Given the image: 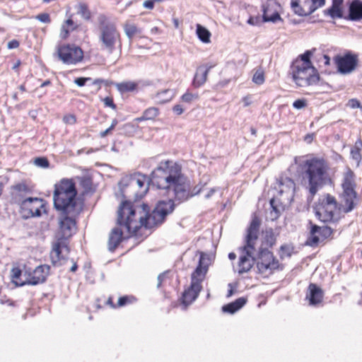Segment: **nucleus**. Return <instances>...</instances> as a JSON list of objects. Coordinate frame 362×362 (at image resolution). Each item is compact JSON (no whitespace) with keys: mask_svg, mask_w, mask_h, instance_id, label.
I'll use <instances>...</instances> for the list:
<instances>
[{"mask_svg":"<svg viewBox=\"0 0 362 362\" xmlns=\"http://www.w3.org/2000/svg\"><path fill=\"white\" fill-rule=\"evenodd\" d=\"M305 188L313 198L325 185L333 183L329 162L324 157L311 156L302 163Z\"/></svg>","mask_w":362,"mask_h":362,"instance_id":"7ed1b4c3","label":"nucleus"},{"mask_svg":"<svg viewBox=\"0 0 362 362\" xmlns=\"http://www.w3.org/2000/svg\"><path fill=\"white\" fill-rule=\"evenodd\" d=\"M21 212L26 218L40 216L47 213V203L38 197H28L21 203Z\"/></svg>","mask_w":362,"mask_h":362,"instance_id":"f8f14e48","label":"nucleus"},{"mask_svg":"<svg viewBox=\"0 0 362 362\" xmlns=\"http://www.w3.org/2000/svg\"><path fill=\"white\" fill-rule=\"evenodd\" d=\"M71 262H72L73 264H72L71 267L70 268V272L74 273L78 269V264H77V262L76 261H74V259H72Z\"/></svg>","mask_w":362,"mask_h":362,"instance_id":"680f3d73","label":"nucleus"},{"mask_svg":"<svg viewBox=\"0 0 362 362\" xmlns=\"http://www.w3.org/2000/svg\"><path fill=\"white\" fill-rule=\"evenodd\" d=\"M22 274L23 275V271L19 267H13L11 271V277L12 281L17 286H25L27 285L25 283V279L23 280L21 278Z\"/></svg>","mask_w":362,"mask_h":362,"instance_id":"ea45409f","label":"nucleus"},{"mask_svg":"<svg viewBox=\"0 0 362 362\" xmlns=\"http://www.w3.org/2000/svg\"><path fill=\"white\" fill-rule=\"evenodd\" d=\"M167 273L160 274L158 277V288H160L163 286V283L167 279Z\"/></svg>","mask_w":362,"mask_h":362,"instance_id":"bf43d9fd","label":"nucleus"},{"mask_svg":"<svg viewBox=\"0 0 362 362\" xmlns=\"http://www.w3.org/2000/svg\"><path fill=\"white\" fill-rule=\"evenodd\" d=\"M77 190L72 179L63 178L54 185V206L57 211L71 214L76 206Z\"/></svg>","mask_w":362,"mask_h":362,"instance_id":"1a4fd4ad","label":"nucleus"},{"mask_svg":"<svg viewBox=\"0 0 362 362\" xmlns=\"http://www.w3.org/2000/svg\"><path fill=\"white\" fill-rule=\"evenodd\" d=\"M129 186L134 189V199H142L148 191V178L140 173H134L130 179Z\"/></svg>","mask_w":362,"mask_h":362,"instance_id":"6ab92c4d","label":"nucleus"},{"mask_svg":"<svg viewBox=\"0 0 362 362\" xmlns=\"http://www.w3.org/2000/svg\"><path fill=\"white\" fill-rule=\"evenodd\" d=\"M242 253L238 265V273L239 275H243L249 271V228L247 230V234L245 237V245L239 248Z\"/></svg>","mask_w":362,"mask_h":362,"instance_id":"5701e85b","label":"nucleus"},{"mask_svg":"<svg viewBox=\"0 0 362 362\" xmlns=\"http://www.w3.org/2000/svg\"><path fill=\"white\" fill-rule=\"evenodd\" d=\"M35 185L28 180H22L11 187V196L19 206L34 191Z\"/></svg>","mask_w":362,"mask_h":362,"instance_id":"aec40b11","label":"nucleus"},{"mask_svg":"<svg viewBox=\"0 0 362 362\" xmlns=\"http://www.w3.org/2000/svg\"><path fill=\"white\" fill-rule=\"evenodd\" d=\"M151 32L152 33H159L160 32V28L158 27H153L151 28Z\"/></svg>","mask_w":362,"mask_h":362,"instance_id":"0e129e2a","label":"nucleus"},{"mask_svg":"<svg viewBox=\"0 0 362 362\" xmlns=\"http://www.w3.org/2000/svg\"><path fill=\"white\" fill-rule=\"evenodd\" d=\"M277 4L275 2L267 3L263 6L262 18L260 17H250V25L258 24L259 22H276L281 19L280 14L277 10Z\"/></svg>","mask_w":362,"mask_h":362,"instance_id":"412c9836","label":"nucleus"},{"mask_svg":"<svg viewBox=\"0 0 362 362\" xmlns=\"http://www.w3.org/2000/svg\"><path fill=\"white\" fill-rule=\"evenodd\" d=\"M197 35L202 42L204 43L210 42V32L206 28L199 24L197 25Z\"/></svg>","mask_w":362,"mask_h":362,"instance_id":"79ce46f5","label":"nucleus"},{"mask_svg":"<svg viewBox=\"0 0 362 362\" xmlns=\"http://www.w3.org/2000/svg\"><path fill=\"white\" fill-rule=\"evenodd\" d=\"M307 106V101L305 99H298L293 103V107L296 109H302Z\"/></svg>","mask_w":362,"mask_h":362,"instance_id":"09e8293b","label":"nucleus"},{"mask_svg":"<svg viewBox=\"0 0 362 362\" xmlns=\"http://www.w3.org/2000/svg\"><path fill=\"white\" fill-rule=\"evenodd\" d=\"M123 29L125 35L129 40H132L134 37L140 35L142 33L141 28H139L137 25L130 21L124 23Z\"/></svg>","mask_w":362,"mask_h":362,"instance_id":"c9c22d12","label":"nucleus"},{"mask_svg":"<svg viewBox=\"0 0 362 362\" xmlns=\"http://www.w3.org/2000/svg\"><path fill=\"white\" fill-rule=\"evenodd\" d=\"M34 163L40 168H48L49 167V161L46 157H37L35 158Z\"/></svg>","mask_w":362,"mask_h":362,"instance_id":"a18cd8bd","label":"nucleus"},{"mask_svg":"<svg viewBox=\"0 0 362 362\" xmlns=\"http://www.w3.org/2000/svg\"><path fill=\"white\" fill-rule=\"evenodd\" d=\"M247 303V298H239L235 301L223 306L222 310L224 313L233 314Z\"/></svg>","mask_w":362,"mask_h":362,"instance_id":"f704fd0d","label":"nucleus"},{"mask_svg":"<svg viewBox=\"0 0 362 362\" xmlns=\"http://www.w3.org/2000/svg\"><path fill=\"white\" fill-rule=\"evenodd\" d=\"M51 84V81L49 80L45 81L41 85L40 87H45L49 86Z\"/></svg>","mask_w":362,"mask_h":362,"instance_id":"69168bd1","label":"nucleus"},{"mask_svg":"<svg viewBox=\"0 0 362 362\" xmlns=\"http://www.w3.org/2000/svg\"><path fill=\"white\" fill-rule=\"evenodd\" d=\"M312 54V51H306L291 65L290 74L295 83L299 87H307L319 81L318 72L310 61Z\"/></svg>","mask_w":362,"mask_h":362,"instance_id":"423d86ee","label":"nucleus"},{"mask_svg":"<svg viewBox=\"0 0 362 362\" xmlns=\"http://www.w3.org/2000/svg\"><path fill=\"white\" fill-rule=\"evenodd\" d=\"M294 252V247L291 244H284L279 250V255L281 259L290 257Z\"/></svg>","mask_w":362,"mask_h":362,"instance_id":"37998d69","label":"nucleus"},{"mask_svg":"<svg viewBox=\"0 0 362 362\" xmlns=\"http://www.w3.org/2000/svg\"><path fill=\"white\" fill-rule=\"evenodd\" d=\"M164 0H146L144 2L143 6L146 8L153 9L156 2H162Z\"/></svg>","mask_w":362,"mask_h":362,"instance_id":"6e6d98bb","label":"nucleus"},{"mask_svg":"<svg viewBox=\"0 0 362 362\" xmlns=\"http://www.w3.org/2000/svg\"><path fill=\"white\" fill-rule=\"evenodd\" d=\"M1 303H6L9 306H14L15 303L11 300H7L6 302H4L3 300L1 301Z\"/></svg>","mask_w":362,"mask_h":362,"instance_id":"e2e57ef3","label":"nucleus"},{"mask_svg":"<svg viewBox=\"0 0 362 362\" xmlns=\"http://www.w3.org/2000/svg\"><path fill=\"white\" fill-rule=\"evenodd\" d=\"M117 90L122 94L137 90L139 83L136 81H127L115 83Z\"/></svg>","mask_w":362,"mask_h":362,"instance_id":"72a5a7b5","label":"nucleus"},{"mask_svg":"<svg viewBox=\"0 0 362 362\" xmlns=\"http://www.w3.org/2000/svg\"><path fill=\"white\" fill-rule=\"evenodd\" d=\"M173 211L171 201L159 202L151 211L148 204L123 201L117 209L116 223L126 230L129 235L139 236L144 230L161 224L166 216Z\"/></svg>","mask_w":362,"mask_h":362,"instance_id":"f257e3e1","label":"nucleus"},{"mask_svg":"<svg viewBox=\"0 0 362 362\" xmlns=\"http://www.w3.org/2000/svg\"><path fill=\"white\" fill-rule=\"evenodd\" d=\"M160 109L156 107H150L146 109L141 117H136L135 121L141 122L143 121H156L160 115Z\"/></svg>","mask_w":362,"mask_h":362,"instance_id":"473e14b6","label":"nucleus"},{"mask_svg":"<svg viewBox=\"0 0 362 362\" xmlns=\"http://www.w3.org/2000/svg\"><path fill=\"white\" fill-rule=\"evenodd\" d=\"M261 222L260 218L257 216L256 213H255L252 220L250 222V247H252V239L256 238L257 234L259 233V228L260 227Z\"/></svg>","mask_w":362,"mask_h":362,"instance_id":"58836bf2","label":"nucleus"},{"mask_svg":"<svg viewBox=\"0 0 362 362\" xmlns=\"http://www.w3.org/2000/svg\"><path fill=\"white\" fill-rule=\"evenodd\" d=\"M228 258L230 260H234L236 258V255L234 252H230L228 254Z\"/></svg>","mask_w":362,"mask_h":362,"instance_id":"338daca9","label":"nucleus"},{"mask_svg":"<svg viewBox=\"0 0 362 362\" xmlns=\"http://www.w3.org/2000/svg\"><path fill=\"white\" fill-rule=\"evenodd\" d=\"M198 252L199 259L196 269L191 274L190 284L184 289L180 298L181 304L185 307L192 304L198 298L203 288L202 282L206 279L210 264L209 255L204 252Z\"/></svg>","mask_w":362,"mask_h":362,"instance_id":"39448f33","label":"nucleus"},{"mask_svg":"<svg viewBox=\"0 0 362 362\" xmlns=\"http://www.w3.org/2000/svg\"><path fill=\"white\" fill-rule=\"evenodd\" d=\"M103 102L104 103L105 107H110L112 110H115L117 109V105L114 103V100L112 97H105L103 99Z\"/></svg>","mask_w":362,"mask_h":362,"instance_id":"de8ad7c7","label":"nucleus"},{"mask_svg":"<svg viewBox=\"0 0 362 362\" xmlns=\"http://www.w3.org/2000/svg\"><path fill=\"white\" fill-rule=\"evenodd\" d=\"M199 98V95L197 93H192L187 90L181 97L180 100L182 103H191L194 100Z\"/></svg>","mask_w":362,"mask_h":362,"instance_id":"c03bdc74","label":"nucleus"},{"mask_svg":"<svg viewBox=\"0 0 362 362\" xmlns=\"http://www.w3.org/2000/svg\"><path fill=\"white\" fill-rule=\"evenodd\" d=\"M348 18L354 21L362 20V1L353 0L351 2L349 6Z\"/></svg>","mask_w":362,"mask_h":362,"instance_id":"c756f323","label":"nucleus"},{"mask_svg":"<svg viewBox=\"0 0 362 362\" xmlns=\"http://www.w3.org/2000/svg\"><path fill=\"white\" fill-rule=\"evenodd\" d=\"M318 62L320 63V66L322 65L327 66L330 64V58L327 54H322L318 59Z\"/></svg>","mask_w":362,"mask_h":362,"instance_id":"8fccbe9b","label":"nucleus"},{"mask_svg":"<svg viewBox=\"0 0 362 362\" xmlns=\"http://www.w3.org/2000/svg\"><path fill=\"white\" fill-rule=\"evenodd\" d=\"M214 66H210L206 69H204L202 66L199 67L194 76L192 86L197 88L203 86L207 80L208 74L210 69Z\"/></svg>","mask_w":362,"mask_h":362,"instance_id":"2f4dec72","label":"nucleus"},{"mask_svg":"<svg viewBox=\"0 0 362 362\" xmlns=\"http://www.w3.org/2000/svg\"><path fill=\"white\" fill-rule=\"evenodd\" d=\"M341 197L342 199L344 212H350L355 208L357 199V193L356 189H342Z\"/></svg>","mask_w":362,"mask_h":362,"instance_id":"b1692460","label":"nucleus"},{"mask_svg":"<svg viewBox=\"0 0 362 362\" xmlns=\"http://www.w3.org/2000/svg\"><path fill=\"white\" fill-rule=\"evenodd\" d=\"M342 189H355L356 184V175L354 172L349 167L343 173L341 184Z\"/></svg>","mask_w":362,"mask_h":362,"instance_id":"bb28decb","label":"nucleus"},{"mask_svg":"<svg viewBox=\"0 0 362 362\" xmlns=\"http://www.w3.org/2000/svg\"><path fill=\"white\" fill-rule=\"evenodd\" d=\"M266 80V72L262 66H259L253 69L252 81L257 86H261L264 83Z\"/></svg>","mask_w":362,"mask_h":362,"instance_id":"e433bc0d","label":"nucleus"},{"mask_svg":"<svg viewBox=\"0 0 362 362\" xmlns=\"http://www.w3.org/2000/svg\"><path fill=\"white\" fill-rule=\"evenodd\" d=\"M64 214L61 216L59 221V228L52 243L50 252V259L54 266H62L68 259L70 253L69 240L77 230L76 217Z\"/></svg>","mask_w":362,"mask_h":362,"instance_id":"20e7f679","label":"nucleus"},{"mask_svg":"<svg viewBox=\"0 0 362 362\" xmlns=\"http://www.w3.org/2000/svg\"><path fill=\"white\" fill-rule=\"evenodd\" d=\"M313 211L317 220L324 223H336L341 219L338 202L329 193L318 197L313 206Z\"/></svg>","mask_w":362,"mask_h":362,"instance_id":"9d476101","label":"nucleus"},{"mask_svg":"<svg viewBox=\"0 0 362 362\" xmlns=\"http://www.w3.org/2000/svg\"><path fill=\"white\" fill-rule=\"evenodd\" d=\"M278 235L272 228L262 230L257 234L256 238L252 239L250 250H269L276 245Z\"/></svg>","mask_w":362,"mask_h":362,"instance_id":"4468645a","label":"nucleus"},{"mask_svg":"<svg viewBox=\"0 0 362 362\" xmlns=\"http://www.w3.org/2000/svg\"><path fill=\"white\" fill-rule=\"evenodd\" d=\"M92 83L95 86V92H98L101 89L102 85L103 83H107V82L102 78H96L93 80Z\"/></svg>","mask_w":362,"mask_h":362,"instance_id":"5fc2aeb1","label":"nucleus"},{"mask_svg":"<svg viewBox=\"0 0 362 362\" xmlns=\"http://www.w3.org/2000/svg\"><path fill=\"white\" fill-rule=\"evenodd\" d=\"M36 18L38 19L40 21L45 23H49L51 22L50 16L47 13L38 14L36 16Z\"/></svg>","mask_w":362,"mask_h":362,"instance_id":"864d4df0","label":"nucleus"},{"mask_svg":"<svg viewBox=\"0 0 362 362\" xmlns=\"http://www.w3.org/2000/svg\"><path fill=\"white\" fill-rule=\"evenodd\" d=\"M50 266L40 264L33 269L25 266L23 267V276L27 285L36 286L45 283L50 273Z\"/></svg>","mask_w":362,"mask_h":362,"instance_id":"ddd939ff","label":"nucleus"},{"mask_svg":"<svg viewBox=\"0 0 362 362\" xmlns=\"http://www.w3.org/2000/svg\"><path fill=\"white\" fill-rule=\"evenodd\" d=\"M343 3L344 0H332V6L324 11L325 15L333 19L343 18Z\"/></svg>","mask_w":362,"mask_h":362,"instance_id":"c85d7f7f","label":"nucleus"},{"mask_svg":"<svg viewBox=\"0 0 362 362\" xmlns=\"http://www.w3.org/2000/svg\"><path fill=\"white\" fill-rule=\"evenodd\" d=\"M78 182V187L81 189L83 195L93 193L95 191V187L93 182V179L89 175H83L76 177Z\"/></svg>","mask_w":362,"mask_h":362,"instance_id":"cd10ccee","label":"nucleus"},{"mask_svg":"<svg viewBox=\"0 0 362 362\" xmlns=\"http://www.w3.org/2000/svg\"><path fill=\"white\" fill-rule=\"evenodd\" d=\"M77 13L85 21H89L92 18V12L86 3L81 2L78 4Z\"/></svg>","mask_w":362,"mask_h":362,"instance_id":"a19ab883","label":"nucleus"},{"mask_svg":"<svg viewBox=\"0 0 362 362\" xmlns=\"http://www.w3.org/2000/svg\"><path fill=\"white\" fill-rule=\"evenodd\" d=\"M126 233V230L119 227L118 225L113 228L109 234L107 242L108 250L110 252H114L119 245V244L124 240L132 237Z\"/></svg>","mask_w":362,"mask_h":362,"instance_id":"4be33fe9","label":"nucleus"},{"mask_svg":"<svg viewBox=\"0 0 362 362\" xmlns=\"http://www.w3.org/2000/svg\"><path fill=\"white\" fill-rule=\"evenodd\" d=\"M113 300L114 297L112 296H110L105 303V305L112 309H117L134 304L137 302V298L134 295H124L120 296L117 303H114Z\"/></svg>","mask_w":362,"mask_h":362,"instance_id":"393cba45","label":"nucleus"},{"mask_svg":"<svg viewBox=\"0 0 362 362\" xmlns=\"http://www.w3.org/2000/svg\"><path fill=\"white\" fill-rule=\"evenodd\" d=\"M309 293L306 296L308 299L309 303L311 305H320L323 299L322 290L315 284H310L308 286Z\"/></svg>","mask_w":362,"mask_h":362,"instance_id":"a878e982","label":"nucleus"},{"mask_svg":"<svg viewBox=\"0 0 362 362\" xmlns=\"http://www.w3.org/2000/svg\"><path fill=\"white\" fill-rule=\"evenodd\" d=\"M79 28L80 25L74 21L71 15L62 25L61 37L64 40L67 39L71 32L77 30Z\"/></svg>","mask_w":362,"mask_h":362,"instance_id":"7c9ffc66","label":"nucleus"},{"mask_svg":"<svg viewBox=\"0 0 362 362\" xmlns=\"http://www.w3.org/2000/svg\"><path fill=\"white\" fill-rule=\"evenodd\" d=\"M361 150H362V139L361 138H358L354 146L351 148V156L353 160H356L358 164L360 163L362 159L361 156Z\"/></svg>","mask_w":362,"mask_h":362,"instance_id":"4c0bfd02","label":"nucleus"},{"mask_svg":"<svg viewBox=\"0 0 362 362\" xmlns=\"http://www.w3.org/2000/svg\"><path fill=\"white\" fill-rule=\"evenodd\" d=\"M118 124V121L117 119H114L112 121V124L110 126L109 128H107V129H105V131H103L100 133V136L101 138H104L106 136H107L108 134H111L112 131L115 128V127L117 126V124Z\"/></svg>","mask_w":362,"mask_h":362,"instance_id":"49530a36","label":"nucleus"},{"mask_svg":"<svg viewBox=\"0 0 362 362\" xmlns=\"http://www.w3.org/2000/svg\"><path fill=\"white\" fill-rule=\"evenodd\" d=\"M172 110L176 115H181L185 112V108L180 104L175 105Z\"/></svg>","mask_w":362,"mask_h":362,"instance_id":"4d7b16f0","label":"nucleus"},{"mask_svg":"<svg viewBox=\"0 0 362 362\" xmlns=\"http://www.w3.org/2000/svg\"><path fill=\"white\" fill-rule=\"evenodd\" d=\"M98 29L100 49L109 55L117 51L121 53L122 40L116 24L111 22L105 15L101 14L98 16Z\"/></svg>","mask_w":362,"mask_h":362,"instance_id":"6e6552de","label":"nucleus"},{"mask_svg":"<svg viewBox=\"0 0 362 362\" xmlns=\"http://www.w3.org/2000/svg\"><path fill=\"white\" fill-rule=\"evenodd\" d=\"M90 80H91V78H89V77H88V78H85V77H79V78H76L74 80V83H75L77 86H78L81 87V86H83L86 84V83L87 81H90Z\"/></svg>","mask_w":362,"mask_h":362,"instance_id":"13d9d810","label":"nucleus"},{"mask_svg":"<svg viewBox=\"0 0 362 362\" xmlns=\"http://www.w3.org/2000/svg\"><path fill=\"white\" fill-rule=\"evenodd\" d=\"M310 237L308 238L309 244L311 246H316L320 242H322L333 235L334 230L329 226H319L310 221Z\"/></svg>","mask_w":362,"mask_h":362,"instance_id":"a211bd4d","label":"nucleus"},{"mask_svg":"<svg viewBox=\"0 0 362 362\" xmlns=\"http://www.w3.org/2000/svg\"><path fill=\"white\" fill-rule=\"evenodd\" d=\"M228 290L226 296L230 297L235 293L236 289L238 286V284L237 282L230 283V284H228Z\"/></svg>","mask_w":362,"mask_h":362,"instance_id":"3c124183","label":"nucleus"},{"mask_svg":"<svg viewBox=\"0 0 362 362\" xmlns=\"http://www.w3.org/2000/svg\"><path fill=\"white\" fill-rule=\"evenodd\" d=\"M59 58L66 64H76L83 59V51L74 45H63L57 50Z\"/></svg>","mask_w":362,"mask_h":362,"instance_id":"2eb2a0df","label":"nucleus"},{"mask_svg":"<svg viewBox=\"0 0 362 362\" xmlns=\"http://www.w3.org/2000/svg\"><path fill=\"white\" fill-rule=\"evenodd\" d=\"M250 257L256 266L258 273L264 276L283 269V265L269 250H250Z\"/></svg>","mask_w":362,"mask_h":362,"instance_id":"9b49d317","label":"nucleus"},{"mask_svg":"<svg viewBox=\"0 0 362 362\" xmlns=\"http://www.w3.org/2000/svg\"><path fill=\"white\" fill-rule=\"evenodd\" d=\"M326 0H291V7L300 16H306L325 4Z\"/></svg>","mask_w":362,"mask_h":362,"instance_id":"dca6fc26","label":"nucleus"},{"mask_svg":"<svg viewBox=\"0 0 362 362\" xmlns=\"http://www.w3.org/2000/svg\"><path fill=\"white\" fill-rule=\"evenodd\" d=\"M20 45V43L18 40H13L10 42H8V49H15V48H18Z\"/></svg>","mask_w":362,"mask_h":362,"instance_id":"052dcab7","label":"nucleus"},{"mask_svg":"<svg viewBox=\"0 0 362 362\" xmlns=\"http://www.w3.org/2000/svg\"><path fill=\"white\" fill-rule=\"evenodd\" d=\"M338 71L344 74L353 71L358 65V55L351 52H347L344 55H337L334 58Z\"/></svg>","mask_w":362,"mask_h":362,"instance_id":"f3484780","label":"nucleus"},{"mask_svg":"<svg viewBox=\"0 0 362 362\" xmlns=\"http://www.w3.org/2000/svg\"><path fill=\"white\" fill-rule=\"evenodd\" d=\"M3 187H4V185L2 182H0V196L2 194V191H3Z\"/></svg>","mask_w":362,"mask_h":362,"instance_id":"774afa93","label":"nucleus"},{"mask_svg":"<svg viewBox=\"0 0 362 362\" xmlns=\"http://www.w3.org/2000/svg\"><path fill=\"white\" fill-rule=\"evenodd\" d=\"M277 194L271 199L269 218L275 221L279 218L281 213L292 202L296 192L294 180L287 176H280L276 180Z\"/></svg>","mask_w":362,"mask_h":362,"instance_id":"0eeeda50","label":"nucleus"},{"mask_svg":"<svg viewBox=\"0 0 362 362\" xmlns=\"http://www.w3.org/2000/svg\"><path fill=\"white\" fill-rule=\"evenodd\" d=\"M152 185L158 189L172 191L175 195L186 192L189 188L182 165L173 160H162L151 175Z\"/></svg>","mask_w":362,"mask_h":362,"instance_id":"f03ea898","label":"nucleus"},{"mask_svg":"<svg viewBox=\"0 0 362 362\" xmlns=\"http://www.w3.org/2000/svg\"><path fill=\"white\" fill-rule=\"evenodd\" d=\"M347 105L352 109L359 108L361 107L360 101L356 98L350 99L348 101Z\"/></svg>","mask_w":362,"mask_h":362,"instance_id":"603ef678","label":"nucleus"}]
</instances>
